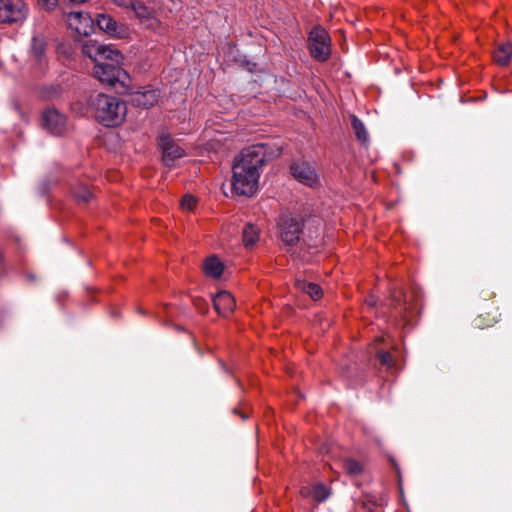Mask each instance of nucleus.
Here are the masks:
<instances>
[{
	"mask_svg": "<svg viewBox=\"0 0 512 512\" xmlns=\"http://www.w3.org/2000/svg\"><path fill=\"white\" fill-rule=\"evenodd\" d=\"M421 298V292L415 288L408 293L398 287L391 289L387 304L390 316L410 323L422 308Z\"/></svg>",
	"mask_w": 512,
	"mask_h": 512,
	"instance_id": "nucleus-3",
	"label": "nucleus"
},
{
	"mask_svg": "<svg viewBox=\"0 0 512 512\" xmlns=\"http://www.w3.org/2000/svg\"><path fill=\"white\" fill-rule=\"evenodd\" d=\"M200 304L199 300L194 299V306H198Z\"/></svg>",
	"mask_w": 512,
	"mask_h": 512,
	"instance_id": "nucleus-35",
	"label": "nucleus"
},
{
	"mask_svg": "<svg viewBox=\"0 0 512 512\" xmlns=\"http://www.w3.org/2000/svg\"><path fill=\"white\" fill-rule=\"evenodd\" d=\"M135 0H112L114 4L120 7L130 8Z\"/></svg>",
	"mask_w": 512,
	"mask_h": 512,
	"instance_id": "nucleus-31",
	"label": "nucleus"
},
{
	"mask_svg": "<svg viewBox=\"0 0 512 512\" xmlns=\"http://www.w3.org/2000/svg\"><path fill=\"white\" fill-rule=\"evenodd\" d=\"M310 55L319 62H326L331 55V38L321 26H315L308 35Z\"/></svg>",
	"mask_w": 512,
	"mask_h": 512,
	"instance_id": "nucleus-5",
	"label": "nucleus"
},
{
	"mask_svg": "<svg viewBox=\"0 0 512 512\" xmlns=\"http://www.w3.org/2000/svg\"><path fill=\"white\" fill-rule=\"evenodd\" d=\"M343 469L349 476L357 477L363 473L364 465L355 459L346 458L343 460Z\"/></svg>",
	"mask_w": 512,
	"mask_h": 512,
	"instance_id": "nucleus-23",
	"label": "nucleus"
},
{
	"mask_svg": "<svg viewBox=\"0 0 512 512\" xmlns=\"http://www.w3.org/2000/svg\"><path fill=\"white\" fill-rule=\"evenodd\" d=\"M213 304L218 314L224 317L232 313L236 307L234 297L227 291L218 292L213 298Z\"/></svg>",
	"mask_w": 512,
	"mask_h": 512,
	"instance_id": "nucleus-16",
	"label": "nucleus"
},
{
	"mask_svg": "<svg viewBox=\"0 0 512 512\" xmlns=\"http://www.w3.org/2000/svg\"><path fill=\"white\" fill-rule=\"evenodd\" d=\"M331 488L323 483H315L312 486H303L300 489V494L304 498H311L317 503L324 502L331 495Z\"/></svg>",
	"mask_w": 512,
	"mask_h": 512,
	"instance_id": "nucleus-15",
	"label": "nucleus"
},
{
	"mask_svg": "<svg viewBox=\"0 0 512 512\" xmlns=\"http://www.w3.org/2000/svg\"><path fill=\"white\" fill-rule=\"evenodd\" d=\"M89 106L96 121L105 127H116L126 117L127 107L119 97L98 93L89 99Z\"/></svg>",
	"mask_w": 512,
	"mask_h": 512,
	"instance_id": "nucleus-2",
	"label": "nucleus"
},
{
	"mask_svg": "<svg viewBox=\"0 0 512 512\" xmlns=\"http://www.w3.org/2000/svg\"><path fill=\"white\" fill-rule=\"evenodd\" d=\"M159 94V91L155 89L137 91L131 95V103L135 107L148 109L157 103Z\"/></svg>",
	"mask_w": 512,
	"mask_h": 512,
	"instance_id": "nucleus-14",
	"label": "nucleus"
},
{
	"mask_svg": "<svg viewBox=\"0 0 512 512\" xmlns=\"http://www.w3.org/2000/svg\"><path fill=\"white\" fill-rule=\"evenodd\" d=\"M303 229L304 220L298 214L283 212L277 219V236L284 246H295L300 241Z\"/></svg>",
	"mask_w": 512,
	"mask_h": 512,
	"instance_id": "nucleus-4",
	"label": "nucleus"
},
{
	"mask_svg": "<svg viewBox=\"0 0 512 512\" xmlns=\"http://www.w3.org/2000/svg\"><path fill=\"white\" fill-rule=\"evenodd\" d=\"M512 55V44L510 42L500 44L494 51V61L500 66L508 65Z\"/></svg>",
	"mask_w": 512,
	"mask_h": 512,
	"instance_id": "nucleus-20",
	"label": "nucleus"
},
{
	"mask_svg": "<svg viewBox=\"0 0 512 512\" xmlns=\"http://www.w3.org/2000/svg\"><path fill=\"white\" fill-rule=\"evenodd\" d=\"M483 292H484V294H483L484 299H491L495 295L494 292H492V291L487 290V291H483Z\"/></svg>",
	"mask_w": 512,
	"mask_h": 512,
	"instance_id": "nucleus-34",
	"label": "nucleus"
},
{
	"mask_svg": "<svg viewBox=\"0 0 512 512\" xmlns=\"http://www.w3.org/2000/svg\"><path fill=\"white\" fill-rule=\"evenodd\" d=\"M377 358L380 363L384 366L391 367L393 365L392 355L387 351H380L377 353Z\"/></svg>",
	"mask_w": 512,
	"mask_h": 512,
	"instance_id": "nucleus-28",
	"label": "nucleus"
},
{
	"mask_svg": "<svg viewBox=\"0 0 512 512\" xmlns=\"http://www.w3.org/2000/svg\"><path fill=\"white\" fill-rule=\"evenodd\" d=\"M172 327L177 332H187L188 333V331L186 329H184L182 326H180L178 324H172Z\"/></svg>",
	"mask_w": 512,
	"mask_h": 512,
	"instance_id": "nucleus-33",
	"label": "nucleus"
},
{
	"mask_svg": "<svg viewBox=\"0 0 512 512\" xmlns=\"http://www.w3.org/2000/svg\"><path fill=\"white\" fill-rule=\"evenodd\" d=\"M223 271L224 264L216 255L207 257L203 263V272L207 277L219 278Z\"/></svg>",
	"mask_w": 512,
	"mask_h": 512,
	"instance_id": "nucleus-18",
	"label": "nucleus"
},
{
	"mask_svg": "<svg viewBox=\"0 0 512 512\" xmlns=\"http://www.w3.org/2000/svg\"><path fill=\"white\" fill-rule=\"evenodd\" d=\"M68 21L71 27H73L74 24L83 25V29L76 25L75 30L79 34L84 35H88V31L86 30V28H91L92 24L94 23V20L88 14L83 12H70L68 14Z\"/></svg>",
	"mask_w": 512,
	"mask_h": 512,
	"instance_id": "nucleus-17",
	"label": "nucleus"
},
{
	"mask_svg": "<svg viewBox=\"0 0 512 512\" xmlns=\"http://www.w3.org/2000/svg\"><path fill=\"white\" fill-rule=\"evenodd\" d=\"M162 150V161L164 165L171 167L175 161L181 158L184 151L181 147L175 144L169 137H162L160 142Z\"/></svg>",
	"mask_w": 512,
	"mask_h": 512,
	"instance_id": "nucleus-11",
	"label": "nucleus"
},
{
	"mask_svg": "<svg viewBox=\"0 0 512 512\" xmlns=\"http://www.w3.org/2000/svg\"><path fill=\"white\" fill-rule=\"evenodd\" d=\"M63 89L60 85L44 86L41 89V97L46 100H55L61 97Z\"/></svg>",
	"mask_w": 512,
	"mask_h": 512,
	"instance_id": "nucleus-25",
	"label": "nucleus"
},
{
	"mask_svg": "<svg viewBox=\"0 0 512 512\" xmlns=\"http://www.w3.org/2000/svg\"><path fill=\"white\" fill-rule=\"evenodd\" d=\"M181 208L186 211H192V195L186 194L184 195L181 201Z\"/></svg>",
	"mask_w": 512,
	"mask_h": 512,
	"instance_id": "nucleus-30",
	"label": "nucleus"
},
{
	"mask_svg": "<svg viewBox=\"0 0 512 512\" xmlns=\"http://www.w3.org/2000/svg\"><path fill=\"white\" fill-rule=\"evenodd\" d=\"M267 161V146L256 144L243 149L232 167L233 192L239 196H252L258 188L262 167Z\"/></svg>",
	"mask_w": 512,
	"mask_h": 512,
	"instance_id": "nucleus-1",
	"label": "nucleus"
},
{
	"mask_svg": "<svg viewBox=\"0 0 512 512\" xmlns=\"http://www.w3.org/2000/svg\"><path fill=\"white\" fill-rule=\"evenodd\" d=\"M290 171L297 181L309 187H313L318 182L315 170L308 162H295L290 166Z\"/></svg>",
	"mask_w": 512,
	"mask_h": 512,
	"instance_id": "nucleus-10",
	"label": "nucleus"
},
{
	"mask_svg": "<svg viewBox=\"0 0 512 512\" xmlns=\"http://www.w3.org/2000/svg\"><path fill=\"white\" fill-rule=\"evenodd\" d=\"M351 126L357 140L361 144H366L369 141V134L364 123L355 115L351 116Z\"/></svg>",
	"mask_w": 512,
	"mask_h": 512,
	"instance_id": "nucleus-22",
	"label": "nucleus"
},
{
	"mask_svg": "<svg viewBox=\"0 0 512 512\" xmlns=\"http://www.w3.org/2000/svg\"><path fill=\"white\" fill-rule=\"evenodd\" d=\"M260 230L252 223H246L242 230V241L246 248L250 249L255 246L259 240Z\"/></svg>",
	"mask_w": 512,
	"mask_h": 512,
	"instance_id": "nucleus-19",
	"label": "nucleus"
},
{
	"mask_svg": "<svg viewBox=\"0 0 512 512\" xmlns=\"http://www.w3.org/2000/svg\"><path fill=\"white\" fill-rule=\"evenodd\" d=\"M83 52L93 59L95 64L99 62L121 63L123 60L119 50L96 42L84 45Z\"/></svg>",
	"mask_w": 512,
	"mask_h": 512,
	"instance_id": "nucleus-8",
	"label": "nucleus"
},
{
	"mask_svg": "<svg viewBox=\"0 0 512 512\" xmlns=\"http://www.w3.org/2000/svg\"><path fill=\"white\" fill-rule=\"evenodd\" d=\"M73 196L76 202L79 204H86L93 197L92 192L89 190V187L83 184L77 186L73 190Z\"/></svg>",
	"mask_w": 512,
	"mask_h": 512,
	"instance_id": "nucleus-24",
	"label": "nucleus"
},
{
	"mask_svg": "<svg viewBox=\"0 0 512 512\" xmlns=\"http://www.w3.org/2000/svg\"><path fill=\"white\" fill-rule=\"evenodd\" d=\"M47 45L45 36L41 34L34 35L31 39L29 57L40 67L46 63Z\"/></svg>",
	"mask_w": 512,
	"mask_h": 512,
	"instance_id": "nucleus-12",
	"label": "nucleus"
},
{
	"mask_svg": "<svg viewBox=\"0 0 512 512\" xmlns=\"http://www.w3.org/2000/svg\"><path fill=\"white\" fill-rule=\"evenodd\" d=\"M135 12L138 18H147L148 17V9L141 4L140 2L134 1L133 5L130 7Z\"/></svg>",
	"mask_w": 512,
	"mask_h": 512,
	"instance_id": "nucleus-26",
	"label": "nucleus"
},
{
	"mask_svg": "<svg viewBox=\"0 0 512 512\" xmlns=\"http://www.w3.org/2000/svg\"><path fill=\"white\" fill-rule=\"evenodd\" d=\"M42 127L54 136H61L67 129L66 116L55 108H48L41 116Z\"/></svg>",
	"mask_w": 512,
	"mask_h": 512,
	"instance_id": "nucleus-9",
	"label": "nucleus"
},
{
	"mask_svg": "<svg viewBox=\"0 0 512 512\" xmlns=\"http://www.w3.org/2000/svg\"><path fill=\"white\" fill-rule=\"evenodd\" d=\"M37 3L43 9L51 11L57 6L58 0H37Z\"/></svg>",
	"mask_w": 512,
	"mask_h": 512,
	"instance_id": "nucleus-29",
	"label": "nucleus"
},
{
	"mask_svg": "<svg viewBox=\"0 0 512 512\" xmlns=\"http://www.w3.org/2000/svg\"><path fill=\"white\" fill-rule=\"evenodd\" d=\"M94 22L100 30L110 36L121 38L124 34L123 26L119 25L110 15L97 14Z\"/></svg>",
	"mask_w": 512,
	"mask_h": 512,
	"instance_id": "nucleus-13",
	"label": "nucleus"
},
{
	"mask_svg": "<svg viewBox=\"0 0 512 512\" xmlns=\"http://www.w3.org/2000/svg\"><path fill=\"white\" fill-rule=\"evenodd\" d=\"M119 64L120 63L99 62L95 64L94 75L101 83L107 84L108 86L115 87L117 84H120L122 87H126V80H129V76Z\"/></svg>",
	"mask_w": 512,
	"mask_h": 512,
	"instance_id": "nucleus-6",
	"label": "nucleus"
},
{
	"mask_svg": "<svg viewBox=\"0 0 512 512\" xmlns=\"http://www.w3.org/2000/svg\"><path fill=\"white\" fill-rule=\"evenodd\" d=\"M233 413L239 414L241 416V418L244 420L249 418V412H248V410H245V409L239 410L237 408H234Z\"/></svg>",
	"mask_w": 512,
	"mask_h": 512,
	"instance_id": "nucleus-32",
	"label": "nucleus"
},
{
	"mask_svg": "<svg viewBox=\"0 0 512 512\" xmlns=\"http://www.w3.org/2000/svg\"><path fill=\"white\" fill-rule=\"evenodd\" d=\"M29 9L24 0H0V23L13 24L26 19Z\"/></svg>",
	"mask_w": 512,
	"mask_h": 512,
	"instance_id": "nucleus-7",
	"label": "nucleus"
},
{
	"mask_svg": "<svg viewBox=\"0 0 512 512\" xmlns=\"http://www.w3.org/2000/svg\"><path fill=\"white\" fill-rule=\"evenodd\" d=\"M499 316L500 314H495L491 319L488 320L487 323H484V318L482 315H480L475 319L474 322L478 328H483L484 326H492L494 323L498 322Z\"/></svg>",
	"mask_w": 512,
	"mask_h": 512,
	"instance_id": "nucleus-27",
	"label": "nucleus"
},
{
	"mask_svg": "<svg viewBox=\"0 0 512 512\" xmlns=\"http://www.w3.org/2000/svg\"><path fill=\"white\" fill-rule=\"evenodd\" d=\"M296 287L298 290L308 294L313 300L320 299L323 294L321 287L318 284L312 282L298 280L296 282Z\"/></svg>",
	"mask_w": 512,
	"mask_h": 512,
	"instance_id": "nucleus-21",
	"label": "nucleus"
}]
</instances>
